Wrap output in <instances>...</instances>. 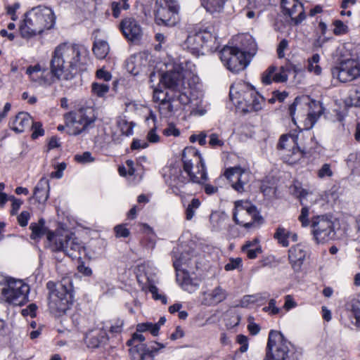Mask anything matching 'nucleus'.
Segmentation results:
<instances>
[{"instance_id": "1", "label": "nucleus", "mask_w": 360, "mask_h": 360, "mask_svg": "<svg viewBox=\"0 0 360 360\" xmlns=\"http://www.w3.org/2000/svg\"><path fill=\"white\" fill-rule=\"evenodd\" d=\"M198 81L195 65L189 61L176 65L174 71L159 76V82L168 89L164 91L154 88L153 98L155 102L158 103L160 113L164 117H170L181 105L188 104Z\"/></svg>"}, {"instance_id": "2", "label": "nucleus", "mask_w": 360, "mask_h": 360, "mask_svg": "<svg viewBox=\"0 0 360 360\" xmlns=\"http://www.w3.org/2000/svg\"><path fill=\"white\" fill-rule=\"evenodd\" d=\"M88 53V49L82 45L63 43L57 46L51 60L52 74L58 79H72L74 71L85 63Z\"/></svg>"}, {"instance_id": "3", "label": "nucleus", "mask_w": 360, "mask_h": 360, "mask_svg": "<svg viewBox=\"0 0 360 360\" xmlns=\"http://www.w3.org/2000/svg\"><path fill=\"white\" fill-rule=\"evenodd\" d=\"M182 162L184 176L178 167H172L169 170L171 184L180 186L190 181L196 184H204L207 180V174L204 160L194 148H186L182 153Z\"/></svg>"}, {"instance_id": "4", "label": "nucleus", "mask_w": 360, "mask_h": 360, "mask_svg": "<svg viewBox=\"0 0 360 360\" xmlns=\"http://www.w3.org/2000/svg\"><path fill=\"white\" fill-rule=\"evenodd\" d=\"M292 122L302 130L311 129L323 112L319 102L311 101L307 96L297 97L289 107Z\"/></svg>"}, {"instance_id": "5", "label": "nucleus", "mask_w": 360, "mask_h": 360, "mask_svg": "<svg viewBox=\"0 0 360 360\" xmlns=\"http://www.w3.org/2000/svg\"><path fill=\"white\" fill-rule=\"evenodd\" d=\"M55 15L51 8L38 6L29 10L20 26V34L24 38L40 34L45 30L52 28L55 24Z\"/></svg>"}, {"instance_id": "6", "label": "nucleus", "mask_w": 360, "mask_h": 360, "mask_svg": "<svg viewBox=\"0 0 360 360\" xmlns=\"http://www.w3.org/2000/svg\"><path fill=\"white\" fill-rule=\"evenodd\" d=\"M30 285L23 280L0 274V302L23 306L29 301Z\"/></svg>"}, {"instance_id": "7", "label": "nucleus", "mask_w": 360, "mask_h": 360, "mask_svg": "<svg viewBox=\"0 0 360 360\" xmlns=\"http://www.w3.org/2000/svg\"><path fill=\"white\" fill-rule=\"evenodd\" d=\"M49 309L55 316H61L71 307L73 302L72 285L69 278H63L59 283L49 281Z\"/></svg>"}, {"instance_id": "8", "label": "nucleus", "mask_w": 360, "mask_h": 360, "mask_svg": "<svg viewBox=\"0 0 360 360\" xmlns=\"http://www.w3.org/2000/svg\"><path fill=\"white\" fill-rule=\"evenodd\" d=\"M347 51L345 45L338 49L340 58L331 68L333 77L342 83L351 82L360 77V60L358 58H348L350 53H346Z\"/></svg>"}, {"instance_id": "9", "label": "nucleus", "mask_w": 360, "mask_h": 360, "mask_svg": "<svg viewBox=\"0 0 360 360\" xmlns=\"http://www.w3.org/2000/svg\"><path fill=\"white\" fill-rule=\"evenodd\" d=\"M48 241L52 251L63 252L72 258L76 257L77 253H79L82 248L77 238L64 229H58L55 233H49Z\"/></svg>"}, {"instance_id": "10", "label": "nucleus", "mask_w": 360, "mask_h": 360, "mask_svg": "<svg viewBox=\"0 0 360 360\" xmlns=\"http://www.w3.org/2000/svg\"><path fill=\"white\" fill-rule=\"evenodd\" d=\"M292 345L280 331L271 330L268 336L264 360H289Z\"/></svg>"}, {"instance_id": "11", "label": "nucleus", "mask_w": 360, "mask_h": 360, "mask_svg": "<svg viewBox=\"0 0 360 360\" xmlns=\"http://www.w3.org/2000/svg\"><path fill=\"white\" fill-rule=\"evenodd\" d=\"M66 131L70 135H78L92 124L96 117L91 108H81L75 112L66 113L64 115Z\"/></svg>"}, {"instance_id": "12", "label": "nucleus", "mask_w": 360, "mask_h": 360, "mask_svg": "<svg viewBox=\"0 0 360 360\" xmlns=\"http://www.w3.org/2000/svg\"><path fill=\"white\" fill-rule=\"evenodd\" d=\"M277 148L283 160L289 165L299 162L304 155V151L298 146L297 137L295 135H282Z\"/></svg>"}, {"instance_id": "13", "label": "nucleus", "mask_w": 360, "mask_h": 360, "mask_svg": "<svg viewBox=\"0 0 360 360\" xmlns=\"http://www.w3.org/2000/svg\"><path fill=\"white\" fill-rule=\"evenodd\" d=\"M219 58L224 66L232 72L243 70L250 63L245 52L236 46H224L219 52Z\"/></svg>"}, {"instance_id": "14", "label": "nucleus", "mask_w": 360, "mask_h": 360, "mask_svg": "<svg viewBox=\"0 0 360 360\" xmlns=\"http://www.w3.org/2000/svg\"><path fill=\"white\" fill-rule=\"evenodd\" d=\"M233 219L237 224L245 229L255 226V223L261 219L256 207L249 201L238 200L235 202Z\"/></svg>"}, {"instance_id": "15", "label": "nucleus", "mask_w": 360, "mask_h": 360, "mask_svg": "<svg viewBox=\"0 0 360 360\" xmlns=\"http://www.w3.org/2000/svg\"><path fill=\"white\" fill-rule=\"evenodd\" d=\"M311 233L317 243H324L335 238L333 223L326 215H317L311 220Z\"/></svg>"}, {"instance_id": "16", "label": "nucleus", "mask_w": 360, "mask_h": 360, "mask_svg": "<svg viewBox=\"0 0 360 360\" xmlns=\"http://www.w3.org/2000/svg\"><path fill=\"white\" fill-rule=\"evenodd\" d=\"M179 10L176 0H157L155 20L158 24L174 26L179 21Z\"/></svg>"}, {"instance_id": "17", "label": "nucleus", "mask_w": 360, "mask_h": 360, "mask_svg": "<svg viewBox=\"0 0 360 360\" xmlns=\"http://www.w3.org/2000/svg\"><path fill=\"white\" fill-rule=\"evenodd\" d=\"M236 102L245 112H257L262 108L264 98L253 89L248 88L239 93L238 100Z\"/></svg>"}, {"instance_id": "18", "label": "nucleus", "mask_w": 360, "mask_h": 360, "mask_svg": "<svg viewBox=\"0 0 360 360\" xmlns=\"http://www.w3.org/2000/svg\"><path fill=\"white\" fill-rule=\"evenodd\" d=\"M224 176L231 182V186L235 191L243 193L245 191V185L250 181V173L240 167H235L227 169Z\"/></svg>"}, {"instance_id": "19", "label": "nucleus", "mask_w": 360, "mask_h": 360, "mask_svg": "<svg viewBox=\"0 0 360 360\" xmlns=\"http://www.w3.org/2000/svg\"><path fill=\"white\" fill-rule=\"evenodd\" d=\"M174 266L176 270V282L185 291L192 293L196 291L199 286V281L190 277L188 271L182 268L181 259L174 261Z\"/></svg>"}, {"instance_id": "20", "label": "nucleus", "mask_w": 360, "mask_h": 360, "mask_svg": "<svg viewBox=\"0 0 360 360\" xmlns=\"http://www.w3.org/2000/svg\"><path fill=\"white\" fill-rule=\"evenodd\" d=\"M120 30L124 37L130 41H138L143 36V30L140 23L132 17L122 19L120 23Z\"/></svg>"}, {"instance_id": "21", "label": "nucleus", "mask_w": 360, "mask_h": 360, "mask_svg": "<svg viewBox=\"0 0 360 360\" xmlns=\"http://www.w3.org/2000/svg\"><path fill=\"white\" fill-rule=\"evenodd\" d=\"M281 6L284 15L290 16L294 24L297 25L304 20L303 5L297 0H284L281 2Z\"/></svg>"}, {"instance_id": "22", "label": "nucleus", "mask_w": 360, "mask_h": 360, "mask_svg": "<svg viewBox=\"0 0 360 360\" xmlns=\"http://www.w3.org/2000/svg\"><path fill=\"white\" fill-rule=\"evenodd\" d=\"M108 340L106 329L103 328H94L88 330L84 338L86 347L91 349L98 348Z\"/></svg>"}, {"instance_id": "23", "label": "nucleus", "mask_w": 360, "mask_h": 360, "mask_svg": "<svg viewBox=\"0 0 360 360\" xmlns=\"http://www.w3.org/2000/svg\"><path fill=\"white\" fill-rule=\"evenodd\" d=\"M301 205L303 206L300 210L298 220L302 227H307L310 224L309 209L307 205L308 201L313 202L314 194L306 189L301 188L297 192Z\"/></svg>"}, {"instance_id": "24", "label": "nucleus", "mask_w": 360, "mask_h": 360, "mask_svg": "<svg viewBox=\"0 0 360 360\" xmlns=\"http://www.w3.org/2000/svg\"><path fill=\"white\" fill-rule=\"evenodd\" d=\"M198 39L201 41L203 53H211L219 47L218 39L214 32L212 27L198 32Z\"/></svg>"}, {"instance_id": "25", "label": "nucleus", "mask_w": 360, "mask_h": 360, "mask_svg": "<svg viewBox=\"0 0 360 360\" xmlns=\"http://www.w3.org/2000/svg\"><path fill=\"white\" fill-rule=\"evenodd\" d=\"M228 297L227 291L221 286L218 285L209 292H204V297L202 304L207 306H215L223 301Z\"/></svg>"}, {"instance_id": "26", "label": "nucleus", "mask_w": 360, "mask_h": 360, "mask_svg": "<svg viewBox=\"0 0 360 360\" xmlns=\"http://www.w3.org/2000/svg\"><path fill=\"white\" fill-rule=\"evenodd\" d=\"M307 254L306 248L302 244H297L288 251V259L295 271H299Z\"/></svg>"}, {"instance_id": "27", "label": "nucleus", "mask_w": 360, "mask_h": 360, "mask_svg": "<svg viewBox=\"0 0 360 360\" xmlns=\"http://www.w3.org/2000/svg\"><path fill=\"white\" fill-rule=\"evenodd\" d=\"M32 120L30 115L24 112H19L11 123V129L20 133L28 129L32 124Z\"/></svg>"}, {"instance_id": "28", "label": "nucleus", "mask_w": 360, "mask_h": 360, "mask_svg": "<svg viewBox=\"0 0 360 360\" xmlns=\"http://www.w3.org/2000/svg\"><path fill=\"white\" fill-rule=\"evenodd\" d=\"M49 180L46 177H42L34 189L33 198L39 203L44 204L49 198Z\"/></svg>"}, {"instance_id": "29", "label": "nucleus", "mask_w": 360, "mask_h": 360, "mask_svg": "<svg viewBox=\"0 0 360 360\" xmlns=\"http://www.w3.org/2000/svg\"><path fill=\"white\" fill-rule=\"evenodd\" d=\"M129 352L133 360H153V355L143 343L132 345Z\"/></svg>"}, {"instance_id": "30", "label": "nucleus", "mask_w": 360, "mask_h": 360, "mask_svg": "<svg viewBox=\"0 0 360 360\" xmlns=\"http://www.w3.org/2000/svg\"><path fill=\"white\" fill-rule=\"evenodd\" d=\"M184 49L188 50L193 55L198 56L200 53L204 54L202 44L198 39V32L193 34H189L184 42Z\"/></svg>"}, {"instance_id": "31", "label": "nucleus", "mask_w": 360, "mask_h": 360, "mask_svg": "<svg viewBox=\"0 0 360 360\" xmlns=\"http://www.w3.org/2000/svg\"><path fill=\"white\" fill-rule=\"evenodd\" d=\"M228 0H202V4L206 11L214 16L223 13Z\"/></svg>"}, {"instance_id": "32", "label": "nucleus", "mask_w": 360, "mask_h": 360, "mask_svg": "<svg viewBox=\"0 0 360 360\" xmlns=\"http://www.w3.org/2000/svg\"><path fill=\"white\" fill-rule=\"evenodd\" d=\"M242 251L246 254L249 259H255L262 252V248L258 239L255 238L252 240L247 241L243 245Z\"/></svg>"}, {"instance_id": "33", "label": "nucleus", "mask_w": 360, "mask_h": 360, "mask_svg": "<svg viewBox=\"0 0 360 360\" xmlns=\"http://www.w3.org/2000/svg\"><path fill=\"white\" fill-rule=\"evenodd\" d=\"M292 70L295 72L298 71L297 68L290 63L281 66L279 69L277 68V70L274 73V82L276 83L285 82L288 78V73Z\"/></svg>"}, {"instance_id": "34", "label": "nucleus", "mask_w": 360, "mask_h": 360, "mask_svg": "<svg viewBox=\"0 0 360 360\" xmlns=\"http://www.w3.org/2000/svg\"><path fill=\"white\" fill-rule=\"evenodd\" d=\"M30 229L32 231L30 237L33 240L41 238L44 235L46 236V238L48 239V233H52L45 226V221L43 219H40L38 223H32L30 226Z\"/></svg>"}, {"instance_id": "35", "label": "nucleus", "mask_w": 360, "mask_h": 360, "mask_svg": "<svg viewBox=\"0 0 360 360\" xmlns=\"http://www.w3.org/2000/svg\"><path fill=\"white\" fill-rule=\"evenodd\" d=\"M92 51L98 59H104L110 51V46L105 40L96 39L94 42Z\"/></svg>"}, {"instance_id": "36", "label": "nucleus", "mask_w": 360, "mask_h": 360, "mask_svg": "<svg viewBox=\"0 0 360 360\" xmlns=\"http://www.w3.org/2000/svg\"><path fill=\"white\" fill-rule=\"evenodd\" d=\"M257 49V44L252 36L245 35L243 37L242 48L240 50L245 52L249 59L256 53Z\"/></svg>"}, {"instance_id": "37", "label": "nucleus", "mask_w": 360, "mask_h": 360, "mask_svg": "<svg viewBox=\"0 0 360 360\" xmlns=\"http://www.w3.org/2000/svg\"><path fill=\"white\" fill-rule=\"evenodd\" d=\"M142 57L137 56L130 58L127 63V70L133 75H138L142 70Z\"/></svg>"}, {"instance_id": "38", "label": "nucleus", "mask_w": 360, "mask_h": 360, "mask_svg": "<svg viewBox=\"0 0 360 360\" xmlns=\"http://www.w3.org/2000/svg\"><path fill=\"white\" fill-rule=\"evenodd\" d=\"M112 16L117 18L120 16L122 10L127 11L130 8L128 0H120L118 1H112L110 4Z\"/></svg>"}, {"instance_id": "39", "label": "nucleus", "mask_w": 360, "mask_h": 360, "mask_svg": "<svg viewBox=\"0 0 360 360\" xmlns=\"http://www.w3.org/2000/svg\"><path fill=\"white\" fill-rule=\"evenodd\" d=\"M241 320V316L233 310H229L225 313V324L228 328L237 326Z\"/></svg>"}, {"instance_id": "40", "label": "nucleus", "mask_w": 360, "mask_h": 360, "mask_svg": "<svg viewBox=\"0 0 360 360\" xmlns=\"http://www.w3.org/2000/svg\"><path fill=\"white\" fill-rule=\"evenodd\" d=\"M274 238L278 240V243L283 247L289 245L288 239L290 238V231L283 227H278L274 233Z\"/></svg>"}, {"instance_id": "41", "label": "nucleus", "mask_w": 360, "mask_h": 360, "mask_svg": "<svg viewBox=\"0 0 360 360\" xmlns=\"http://www.w3.org/2000/svg\"><path fill=\"white\" fill-rule=\"evenodd\" d=\"M262 300V297L259 294L255 295H244L240 300L236 307H240L243 308L249 307L251 304H253Z\"/></svg>"}, {"instance_id": "42", "label": "nucleus", "mask_w": 360, "mask_h": 360, "mask_svg": "<svg viewBox=\"0 0 360 360\" xmlns=\"http://www.w3.org/2000/svg\"><path fill=\"white\" fill-rule=\"evenodd\" d=\"M201 205L200 201L198 198H193L191 202L188 205L186 209V219L188 221L191 220L195 213L197 210L200 207Z\"/></svg>"}, {"instance_id": "43", "label": "nucleus", "mask_w": 360, "mask_h": 360, "mask_svg": "<svg viewBox=\"0 0 360 360\" xmlns=\"http://www.w3.org/2000/svg\"><path fill=\"white\" fill-rule=\"evenodd\" d=\"M333 170L332 165L330 163H324L317 170L316 175L319 179H330L333 176Z\"/></svg>"}, {"instance_id": "44", "label": "nucleus", "mask_w": 360, "mask_h": 360, "mask_svg": "<svg viewBox=\"0 0 360 360\" xmlns=\"http://www.w3.org/2000/svg\"><path fill=\"white\" fill-rule=\"evenodd\" d=\"M42 71V68L39 64H37L33 66H29L27 68L26 74L29 75L30 79L37 83L39 84V80L41 77V72Z\"/></svg>"}, {"instance_id": "45", "label": "nucleus", "mask_w": 360, "mask_h": 360, "mask_svg": "<svg viewBox=\"0 0 360 360\" xmlns=\"http://www.w3.org/2000/svg\"><path fill=\"white\" fill-rule=\"evenodd\" d=\"M124 321L120 319H112L109 322V326H106V328L112 335H117L122 333L123 330Z\"/></svg>"}, {"instance_id": "46", "label": "nucleus", "mask_w": 360, "mask_h": 360, "mask_svg": "<svg viewBox=\"0 0 360 360\" xmlns=\"http://www.w3.org/2000/svg\"><path fill=\"white\" fill-rule=\"evenodd\" d=\"M55 77L57 78L51 72H49L46 70L42 68L38 84L44 86H50L54 82Z\"/></svg>"}, {"instance_id": "47", "label": "nucleus", "mask_w": 360, "mask_h": 360, "mask_svg": "<svg viewBox=\"0 0 360 360\" xmlns=\"http://www.w3.org/2000/svg\"><path fill=\"white\" fill-rule=\"evenodd\" d=\"M277 70V67L275 65L269 66L261 76L262 84L269 85L274 82V73Z\"/></svg>"}, {"instance_id": "48", "label": "nucleus", "mask_w": 360, "mask_h": 360, "mask_svg": "<svg viewBox=\"0 0 360 360\" xmlns=\"http://www.w3.org/2000/svg\"><path fill=\"white\" fill-rule=\"evenodd\" d=\"M91 87L92 92L98 97L105 96L110 89L108 84L98 82H94Z\"/></svg>"}, {"instance_id": "49", "label": "nucleus", "mask_w": 360, "mask_h": 360, "mask_svg": "<svg viewBox=\"0 0 360 360\" xmlns=\"http://www.w3.org/2000/svg\"><path fill=\"white\" fill-rule=\"evenodd\" d=\"M137 331H150L153 335L156 336L159 332V326L158 324H153L152 323H145L139 324L137 326Z\"/></svg>"}, {"instance_id": "50", "label": "nucleus", "mask_w": 360, "mask_h": 360, "mask_svg": "<svg viewBox=\"0 0 360 360\" xmlns=\"http://www.w3.org/2000/svg\"><path fill=\"white\" fill-rule=\"evenodd\" d=\"M351 311L356 320V325L360 327V299L352 301Z\"/></svg>"}, {"instance_id": "51", "label": "nucleus", "mask_w": 360, "mask_h": 360, "mask_svg": "<svg viewBox=\"0 0 360 360\" xmlns=\"http://www.w3.org/2000/svg\"><path fill=\"white\" fill-rule=\"evenodd\" d=\"M333 25L334 26L333 33L337 36L345 34L349 30L347 25L340 20H334Z\"/></svg>"}, {"instance_id": "52", "label": "nucleus", "mask_w": 360, "mask_h": 360, "mask_svg": "<svg viewBox=\"0 0 360 360\" xmlns=\"http://www.w3.org/2000/svg\"><path fill=\"white\" fill-rule=\"evenodd\" d=\"M117 126L120 129L122 134L126 136L132 134L133 126L131 123H128L125 120L122 118L119 119L117 120Z\"/></svg>"}, {"instance_id": "53", "label": "nucleus", "mask_w": 360, "mask_h": 360, "mask_svg": "<svg viewBox=\"0 0 360 360\" xmlns=\"http://www.w3.org/2000/svg\"><path fill=\"white\" fill-rule=\"evenodd\" d=\"M242 259L240 257L231 258L229 262L225 265L224 269L226 271H232L238 269L242 266Z\"/></svg>"}, {"instance_id": "54", "label": "nucleus", "mask_w": 360, "mask_h": 360, "mask_svg": "<svg viewBox=\"0 0 360 360\" xmlns=\"http://www.w3.org/2000/svg\"><path fill=\"white\" fill-rule=\"evenodd\" d=\"M236 342L240 345L239 351L244 353L248 351L249 347L248 338L244 335H238L236 337Z\"/></svg>"}, {"instance_id": "55", "label": "nucleus", "mask_w": 360, "mask_h": 360, "mask_svg": "<svg viewBox=\"0 0 360 360\" xmlns=\"http://www.w3.org/2000/svg\"><path fill=\"white\" fill-rule=\"evenodd\" d=\"M19 3H14L13 4L8 5L6 7L7 15H8L11 17V20L13 21H15L18 18L16 12L19 9Z\"/></svg>"}, {"instance_id": "56", "label": "nucleus", "mask_w": 360, "mask_h": 360, "mask_svg": "<svg viewBox=\"0 0 360 360\" xmlns=\"http://www.w3.org/2000/svg\"><path fill=\"white\" fill-rule=\"evenodd\" d=\"M276 302L274 299H271L268 306L263 308V311L269 313L270 315H276L280 312V309L276 306Z\"/></svg>"}, {"instance_id": "57", "label": "nucleus", "mask_w": 360, "mask_h": 360, "mask_svg": "<svg viewBox=\"0 0 360 360\" xmlns=\"http://www.w3.org/2000/svg\"><path fill=\"white\" fill-rule=\"evenodd\" d=\"M75 159L77 162L80 163H89L94 161V158L92 157L91 153L89 152H84L82 154H77L75 156Z\"/></svg>"}, {"instance_id": "58", "label": "nucleus", "mask_w": 360, "mask_h": 360, "mask_svg": "<svg viewBox=\"0 0 360 360\" xmlns=\"http://www.w3.org/2000/svg\"><path fill=\"white\" fill-rule=\"evenodd\" d=\"M149 292L153 295L155 300H160L163 304L167 303V297L158 293V288L153 285H150L148 288Z\"/></svg>"}, {"instance_id": "59", "label": "nucleus", "mask_w": 360, "mask_h": 360, "mask_svg": "<svg viewBox=\"0 0 360 360\" xmlns=\"http://www.w3.org/2000/svg\"><path fill=\"white\" fill-rule=\"evenodd\" d=\"M209 144L212 147H221L224 146V142L219 138V136L215 133L210 135Z\"/></svg>"}, {"instance_id": "60", "label": "nucleus", "mask_w": 360, "mask_h": 360, "mask_svg": "<svg viewBox=\"0 0 360 360\" xmlns=\"http://www.w3.org/2000/svg\"><path fill=\"white\" fill-rule=\"evenodd\" d=\"M31 125H32V129L33 130V132L32 134V137L33 139H37L39 136L44 135V131L41 127V124H40L39 122H32V124Z\"/></svg>"}, {"instance_id": "61", "label": "nucleus", "mask_w": 360, "mask_h": 360, "mask_svg": "<svg viewBox=\"0 0 360 360\" xmlns=\"http://www.w3.org/2000/svg\"><path fill=\"white\" fill-rule=\"evenodd\" d=\"M9 199L12 202L11 214L12 215H15L22 204V200H21L20 199H18L14 196H10Z\"/></svg>"}, {"instance_id": "62", "label": "nucleus", "mask_w": 360, "mask_h": 360, "mask_svg": "<svg viewBox=\"0 0 360 360\" xmlns=\"http://www.w3.org/2000/svg\"><path fill=\"white\" fill-rule=\"evenodd\" d=\"M116 237L120 238H127L129 236V231L127 229L124 225H117L114 229Z\"/></svg>"}, {"instance_id": "63", "label": "nucleus", "mask_w": 360, "mask_h": 360, "mask_svg": "<svg viewBox=\"0 0 360 360\" xmlns=\"http://www.w3.org/2000/svg\"><path fill=\"white\" fill-rule=\"evenodd\" d=\"M66 168V164L61 162L56 166V171L51 173L50 176L51 178L60 179L63 175V171Z\"/></svg>"}, {"instance_id": "64", "label": "nucleus", "mask_w": 360, "mask_h": 360, "mask_svg": "<svg viewBox=\"0 0 360 360\" xmlns=\"http://www.w3.org/2000/svg\"><path fill=\"white\" fill-rule=\"evenodd\" d=\"M30 218V212L27 211H22L18 217V224L22 227L26 226L28 224Z\"/></svg>"}]
</instances>
